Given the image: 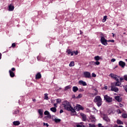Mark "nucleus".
I'll return each instance as SVG.
<instances>
[{
    "instance_id": "nucleus-46",
    "label": "nucleus",
    "mask_w": 127,
    "mask_h": 127,
    "mask_svg": "<svg viewBox=\"0 0 127 127\" xmlns=\"http://www.w3.org/2000/svg\"><path fill=\"white\" fill-rule=\"evenodd\" d=\"M51 103H52V104H54V103H55V100H52Z\"/></svg>"
},
{
    "instance_id": "nucleus-13",
    "label": "nucleus",
    "mask_w": 127,
    "mask_h": 127,
    "mask_svg": "<svg viewBox=\"0 0 127 127\" xmlns=\"http://www.w3.org/2000/svg\"><path fill=\"white\" fill-rule=\"evenodd\" d=\"M78 84L79 85H82V86H87V82L83 80H79L78 81Z\"/></svg>"
},
{
    "instance_id": "nucleus-6",
    "label": "nucleus",
    "mask_w": 127,
    "mask_h": 127,
    "mask_svg": "<svg viewBox=\"0 0 127 127\" xmlns=\"http://www.w3.org/2000/svg\"><path fill=\"white\" fill-rule=\"evenodd\" d=\"M83 77L84 78H91V73L89 71H84L83 72Z\"/></svg>"
},
{
    "instance_id": "nucleus-59",
    "label": "nucleus",
    "mask_w": 127,
    "mask_h": 127,
    "mask_svg": "<svg viewBox=\"0 0 127 127\" xmlns=\"http://www.w3.org/2000/svg\"><path fill=\"white\" fill-rule=\"evenodd\" d=\"M73 98H75V95L73 96Z\"/></svg>"
},
{
    "instance_id": "nucleus-24",
    "label": "nucleus",
    "mask_w": 127,
    "mask_h": 127,
    "mask_svg": "<svg viewBox=\"0 0 127 127\" xmlns=\"http://www.w3.org/2000/svg\"><path fill=\"white\" fill-rule=\"evenodd\" d=\"M72 86L71 85H68L64 87V91H68V90H70Z\"/></svg>"
},
{
    "instance_id": "nucleus-23",
    "label": "nucleus",
    "mask_w": 127,
    "mask_h": 127,
    "mask_svg": "<svg viewBox=\"0 0 127 127\" xmlns=\"http://www.w3.org/2000/svg\"><path fill=\"white\" fill-rule=\"evenodd\" d=\"M69 67H74L75 66V62L71 61L69 64Z\"/></svg>"
},
{
    "instance_id": "nucleus-9",
    "label": "nucleus",
    "mask_w": 127,
    "mask_h": 127,
    "mask_svg": "<svg viewBox=\"0 0 127 127\" xmlns=\"http://www.w3.org/2000/svg\"><path fill=\"white\" fill-rule=\"evenodd\" d=\"M111 78H112V79H114V80H116V81H118L119 79V77L114 74V73H111L109 75Z\"/></svg>"
},
{
    "instance_id": "nucleus-37",
    "label": "nucleus",
    "mask_w": 127,
    "mask_h": 127,
    "mask_svg": "<svg viewBox=\"0 0 127 127\" xmlns=\"http://www.w3.org/2000/svg\"><path fill=\"white\" fill-rule=\"evenodd\" d=\"M92 110H93V112H94L95 113L98 112V110H97L96 108H92Z\"/></svg>"
},
{
    "instance_id": "nucleus-29",
    "label": "nucleus",
    "mask_w": 127,
    "mask_h": 127,
    "mask_svg": "<svg viewBox=\"0 0 127 127\" xmlns=\"http://www.w3.org/2000/svg\"><path fill=\"white\" fill-rule=\"evenodd\" d=\"M108 16L105 15L104 16L103 19L102 20V22H106V21L107 20V18Z\"/></svg>"
},
{
    "instance_id": "nucleus-11",
    "label": "nucleus",
    "mask_w": 127,
    "mask_h": 127,
    "mask_svg": "<svg viewBox=\"0 0 127 127\" xmlns=\"http://www.w3.org/2000/svg\"><path fill=\"white\" fill-rule=\"evenodd\" d=\"M14 9V6H13V4H10L8 6V10L9 11H13V10Z\"/></svg>"
},
{
    "instance_id": "nucleus-20",
    "label": "nucleus",
    "mask_w": 127,
    "mask_h": 127,
    "mask_svg": "<svg viewBox=\"0 0 127 127\" xmlns=\"http://www.w3.org/2000/svg\"><path fill=\"white\" fill-rule=\"evenodd\" d=\"M94 60L95 61H99L100 60H101V57L99 56H96L95 57H94Z\"/></svg>"
},
{
    "instance_id": "nucleus-34",
    "label": "nucleus",
    "mask_w": 127,
    "mask_h": 127,
    "mask_svg": "<svg viewBox=\"0 0 127 127\" xmlns=\"http://www.w3.org/2000/svg\"><path fill=\"white\" fill-rule=\"evenodd\" d=\"M117 124H118V125H123V123L122 122V121H121L120 120H118Z\"/></svg>"
},
{
    "instance_id": "nucleus-39",
    "label": "nucleus",
    "mask_w": 127,
    "mask_h": 127,
    "mask_svg": "<svg viewBox=\"0 0 127 127\" xmlns=\"http://www.w3.org/2000/svg\"><path fill=\"white\" fill-rule=\"evenodd\" d=\"M103 89L104 90H108V86L105 85H104V87L103 88Z\"/></svg>"
},
{
    "instance_id": "nucleus-45",
    "label": "nucleus",
    "mask_w": 127,
    "mask_h": 127,
    "mask_svg": "<svg viewBox=\"0 0 127 127\" xmlns=\"http://www.w3.org/2000/svg\"><path fill=\"white\" fill-rule=\"evenodd\" d=\"M98 127H104V126H103V125L101 124H99Z\"/></svg>"
},
{
    "instance_id": "nucleus-22",
    "label": "nucleus",
    "mask_w": 127,
    "mask_h": 127,
    "mask_svg": "<svg viewBox=\"0 0 127 127\" xmlns=\"http://www.w3.org/2000/svg\"><path fill=\"white\" fill-rule=\"evenodd\" d=\"M13 125L14 126H19L20 122H19V121H14L13 122Z\"/></svg>"
},
{
    "instance_id": "nucleus-30",
    "label": "nucleus",
    "mask_w": 127,
    "mask_h": 127,
    "mask_svg": "<svg viewBox=\"0 0 127 127\" xmlns=\"http://www.w3.org/2000/svg\"><path fill=\"white\" fill-rule=\"evenodd\" d=\"M92 63H94L95 65H100V62L99 61H96V62H92Z\"/></svg>"
},
{
    "instance_id": "nucleus-16",
    "label": "nucleus",
    "mask_w": 127,
    "mask_h": 127,
    "mask_svg": "<svg viewBox=\"0 0 127 127\" xmlns=\"http://www.w3.org/2000/svg\"><path fill=\"white\" fill-rule=\"evenodd\" d=\"M89 118L92 123H95L96 122V118L94 116L91 115Z\"/></svg>"
},
{
    "instance_id": "nucleus-33",
    "label": "nucleus",
    "mask_w": 127,
    "mask_h": 127,
    "mask_svg": "<svg viewBox=\"0 0 127 127\" xmlns=\"http://www.w3.org/2000/svg\"><path fill=\"white\" fill-rule=\"evenodd\" d=\"M83 96V95H82V94H79L78 96H77L76 97H75V99H80V98H82V97Z\"/></svg>"
},
{
    "instance_id": "nucleus-2",
    "label": "nucleus",
    "mask_w": 127,
    "mask_h": 127,
    "mask_svg": "<svg viewBox=\"0 0 127 127\" xmlns=\"http://www.w3.org/2000/svg\"><path fill=\"white\" fill-rule=\"evenodd\" d=\"M94 103H96V104L97 105L98 107H101L102 106V98H101V96L98 95L96 96L94 98Z\"/></svg>"
},
{
    "instance_id": "nucleus-60",
    "label": "nucleus",
    "mask_w": 127,
    "mask_h": 127,
    "mask_svg": "<svg viewBox=\"0 0 127 127\" xmlns=\"http://www.w3.org/2000/svg\"><path fill=\"white\" fill-rule=\"evenodd\" d=\"M122 106H123V105H121V107H122Z\"/></svg>"
},
{
    "instance_id": "nucleus-51",
    "label": "nucleus",
    "mask_w": 127,
    "mask_h": 127,
    "mask_svg": "<svg viewBox=\"0 0 127 127\" xmlns=\"http://www.w3.org/2000/svg\"><path fill=\"white\" fill-rule=\"evenodd\" d=\"M110 42H112L113 43H114V42H115V40H110Z\"/></svg>"
},
{
    "instance_id": "nucleus-25",
    "label": "nucleus",
    "mask_w": 127,
    "mask_h": 127,
    "mask_svg": "<svg viewBox=\"0 0 127 127\" xmlns=\"http://www.w3.org/2000/svg\"><path fill=\"white\" fill-rule=\"evenodd\" d=\"M51 111L53 112V113H56L57 112V109L55 107H52L50 109Z\"/></svg>"
},
{
    "instance_id": "nucleus-28",
    "label": "nucleus",
    "mask_w": 127,
    "mask_h": 127,
    "mask_svg": "<svg viewBox=\"0 0 127 127\" xmlns=\"http://www.w3.org/2000/svg\"><path fill=\"white\" fill-rule=\"evenodd\" d=\"M81 116L82 117V120L83 122H85V121L87 120V118L86 117V116L85 115V114H81Z\"/></svg>"
},
{
    "instance_id": "nucleus-56",
    "label": "nucleus",
    "mask_w": 127,
    "mask_h": 127,
    "mask_svg": "<svg viewBox=\"0 0 127 127\" xmlns=\"http://www.w3.org/2000/svg\"><path fill=\"white\" fill-rule=\"evenodd\" d=\"M112 34H113V37H114V35H115V34H114V33H112Z\"/></svg>"
},
{
    "instance_id": "nucleus-5",
    "label": "nucleus",
    "mask_w": 127,
    "mask_h": 127,
    "mask_svg": "<svg viewBox=\"0 0 127 127\" xmlns=\"http://www.w3.org/2000/svg\"><path fill=\"white\" fill-rule=\"evenodd\" d=\"M101 115L103 117L104 121H105L106 123H110L111 122V119H110V118H109V117L107 115L102 113H101Z\"/></svg>"
},
{
    "instance_id": "nucleus-47",
    "label": "nucleus",
    "mask_w": 127,
    "mask_h": 127,
    "mask_svg": "<svg viewBox=\"0 0 127 127\" xmlns=\"http://www.w3.org/2000/svg\"><path fill=\"white\" fill-rule=\"evenodd\" d=\"M57 104H58V103H55V104H54V107H55V108H57Z\"/></svg>"
},
{
    "instance_id": "nucleus-38",
    "label": "nucleus",
    "mask_w": 127,
    "mask_h": 127,
    "mask_svg": "<svg viewBox=\"0 0 127 127\" xmlns=\"http://www.w3.org/2000/svg\"><path fill=\"white\" fill-rule=\"evenodd\" d=\"M89 127H96V126H95L94 124H89Z\"/></svg>"
},
{
    "instance_id": "nucleus-53",
    "label": "nucleus",
    "mask_w": 127,
    "mask_h": 127,
    "mask_svg": "<svg viewBox=\"0 0 127 127\" xmlns=\"http://www.w3.org/2000/svg\"><path fill=\"white\" fill-rule=\"evenodd\" d=\"M35 101H36V100L35 99H33V102H35Z\"/></svg>"
},
{
    "instance_id": "nucleus-27",
    "label": "nucleus",
    "mask_w": 127,
    "mask_h": 127,
    "mask_svg": "<svg viewBox=\"0 0 127 127\" xmlns=\"http://www.w3.org/2000/svg\"><path fill=\"white\" fill-rule=\"evenodd\" d=\"M72 53H73V55H78V54H79V52L78 51H72Z\"/></svg>"
},
{
    "instance_id": "nucleus-55",
    "label": "nucleus",
    "mask_w": 127,
    "mask_h": 127,
    "mask_svg": "<svg viewBox=\"0 0 127 127\" xmlns=\"http://www.w3.org/2000/svg\"><path fill=\"white\" fill-rule=\"evenodd\" d=\"M107 42H111V40L107 41Z\"/></svg>"
},
{
    "instance_id": "nucleus-31",
    "label": "nucleus",
    "mask_w": 127,
    "mask_h": 127,
    "mask_svg": "<svg viewBox=\"0 0 127 127\" xmlns=\"http://www.w3.org/2000/svg\"><path fill=\"white\" fill-rule=\"evenodd\" d=\"M44 115H45V116H50V113L48 111H46L44 112Z\"/></svg>"
},
{
    "instance_id": "nucleus-49",
    "label": "nucleus",
    "mask_w": 127,
    "mask_h": 127,
    "mask_svg": "<svg viewBox=\"0 0 127 127\" xmlns=\"http://www.w3.org/2000/svg\"><path fill=\"white\" fill-rule=\"evenodd\" d=\"M79 92H84V89H79Z\"/></svg>"
},
{
    "instance_id": "nucleus-17",
    "label": "nucleus",
    "mask_w": 127,
    "mask_h": 127,
    "mask_svg": "<svg viewBox=\"0 0 127 127\" xmlns=\"http://www.w3.org/2000/svg\"><path fill=\"white\" fill-rule=\"evenodd\" d=\"M66 53H67L68 55H70V56H73V51H71V50L68 49L66 50Z\"/></svg>"
},
{
    "instance_id": "nucleus-48",
    "label": "nucleus",
    "mask_w": 127,
    "mask_h": 127,
    "mask_svg": "<svg viewBox=\"0 0 127 127\" xmlns=\"http://www.w3.org/2000/svg\"><path fill=\"white\" fill-rule=\"evenodd\" d=\"M12 47H15V43H13L12 44Z\"/></svg>"
},
{
    "instance_id": "nucleus-35",
    "label": "nucleus",
    "mask_w": 127,
    "mask_h": 127,
    "mask_svg": "<svg viewBox=\"0 0 127 127\" xmlns=\"http://www.w3.org/2000/svg\"><path fill=\"white\" fill-rule=\"evenodd\" d=\"M122 117H123V118H124V119H127V114H125V113L122 114Z\"/></svg>"
},
{
    "instance_id": "nucleus-3",
    "label": "nucleus",
    "mask_w": 127,
    "mask_h": 127,
    "mask_svg": "<svg viewBox=\"0 0 127 127\" xmlns=\"http://www.w3.org/2000/svg\"><path fill=\"white\" fill-rule=\"evenodd\" d=\"M100 42L105 46H107V45H108V40L105 39V37L103 36H101Z\"/></svg>"
},
{
    "instance_id": "nucleus-44",
    "label": "nucleus",
    "mask_w": 127,
    "mask_h": 127,
    "mask_svg": "<svg viewBox=\"0 0 127 127\" xmlns=\"http://www.w3.org/2000/svg\"><path fill=\"white\" fill-rule=\"evenodd\" d=\"M111 62H116V59H111Z\"/></svg>"
},
{
    "instance_id": "nucleus-8",
    "label": "nucleus",
    "mask_w": 127,
    "mask_h": 127,
    "mask_svg": "<svg viewBox=\"0 0 127 127\" xmlns=\"http://www.w3.org/2000/svg\"><path fill=\"white\" fill-rule=\"evenodd\" d=\"M13 71H15V68L14 67H12L11 70H9V75L11 78H13L15 76Z\"/></svg>"
},
{
    "instance_id": "nucleus-4",
    "label": "nucleus",
    "mask_w": 127,
    "mask_h": 127,
    "mask_svg": "<svg viewBox=\"0 0 127 127\" xmlns=\"http://www.w3.org/2000/svg\"><path fill=\"white\" fill-rule=\"evenodd\" d=\"M73 110H74L75 112H76V111L78 112V111H80V110H84V107L79 104H77L76 107H74Z\"/></svg>"
},
{
    "instance_id": "nucleus-7",
    "label": "nucleus",
    "mask_w": 127,
    "mask_h": 127,
    "mask_svg": "<svg viewBox=\"0 0 127 127\" xmlns=\"http://www.w3.org/2000/svg\"><path fill=\"white\" fill-rule=\"evenodd\" d=\"M104 100H106L108 103H111L113 102V98H111L110 96L108 95H104Z\"/></svg>"
},
{
    "instance_id": "nucleus-15",
    "label": "nucleus",
    "mask_w": 127,
    "mask_h": 127,
    "mask_svg": "<svg viewBox=\"0 0 127 127\" xmlns=\"http://www.w3.org/2000/svg\"><path fill=\"white\" fill-rule=\"evenodd\" d=\"M38 113L40 115V118H43V110L42 109H39Z\"/></svg>"
},
{
    "instance_id": "nucleus-18",
    "label": "nucleus",
    "mask_w": 127,
    "mask_h": 127,
    "mask_svg": "<svg viewBox=\"0 0 127 127\" xmlns=\"http://www.w3.org/2000/svg\"><path fill=\"white\" fill-rule=\"evenodd\" d=\"M116 101H118V102H122V98L119 96H115V97Z\"/></svg>"
},
{
    "instance_id": "nucleus-42",
    "label": "nucleus",
    "mask_w": 127,
    "mask_h": 127,
    "mask_svg": "<svg viewBox=\"0 0 127 127\" xmlns=\"http://www.w3.org/2000/svg\"><path fill=\"white\" fill-rule=\"evenodd\" d=\"M18 113H19V111H18V110H16L14 111V114H18Z\"/></svg>"
},
{
    "instance_id": "nucleus-36",
    "label": "nucleus",
    "mask_w": 127,
    "mask_h": 127,
    "mask_svg": "<svg viewBox=\"0 0 127 127\" xmlns=\"http://www.w3.org/2000/svg\"><path fill=\"white\" fill-rule=\"evenodd\" d=\"M56 101H57V104H60V103H61V99H57Z\"/></svg>"
},
{
    "instance_id": "nucleus-10",
    "label": "nucleus",
    "mask_w": 127,
    "mask_h": 127,
    "mask_svg": "<svg viewBox=\"0 0 127 127\" xmlns=\"http://www.w3.org/2000/svg\"><path fill=\"white\" fill-rule=\"evenodd\" d=\"M111 91L113 92H115L116 93H118L119 92V88L118 87H115L113 85L111 86Z\"/></svg>"
},
{
    "instance_id": "nucleus-12",
    "label": "nucleus",
    "mask_w": 127,
    "mask_h": 127,
    "mask_svg": "<svg viewBox=\"0 0 127 127\" xmlns=\"http://www.w3.org/2000/svg\"><path fill=\"white\" fill-rule=\"evenodd\" d=\"M119 66H122V68H125V66H126V63L121 61L119 62Z\"/></svg>"
},
{
    "instance_id": "nucleus-52",
    "label": "nucleus",
    "mask_w": 127,
    "mask_h": 127,
    "mask_svg": "<svg viewBox=\"0 0 127 127\" xmlns=\"http://www.w3.org/2000/svg\"><path fill=\"white\" fill-rule=\"evenodd\" d=\"M1 59V54L0 53V60Z\"/></svg>"
},
{
    "instance_id": "nucleus-61",
    "label": "nucleus",
    "mask_w": 127,
    "mask_h": 127,
    "mask_svg": "<svg viewBox=\"0 0 127 127\" xmlns=\"http://www.w3.org/2000/svg\"><path fill=\"white\" fill-rule=\"evenodd\" d=\"M95 95H97V94H95Z\"/></svg>"
},
{
    "instance_id": "nucleus-19",
    "label": "nucleus",
    "mask_w": 127,
    "mask_h": 127,
    "mask_svg": "<svg viewBox=\"0 0 127 127\" xmlns=\"http://www.w3.org/2000/svg\"><path fill=\"white\" fill-rule=\"evenodd\" d=\"M78 90H79V88H78V87L77 86H73L72 87V91L74 92V93H76Z\"/></svg>"
},
{
    "instance_id": "nucleus-40",
    "label": "nucleus",
    "mask_w": 127,
    "mask_h": 127,
    "mask_svg": "<svg viewBox=\"0 0 127 127\" xmlns=\"http://www.w3.org/2000/svg\"><path fill=\"white\" fill-rule=\"evenodd\" d=\"M43 125L44 126H45V127H49V125H48L47 123H44Z\"/></svg>"
},
{
    "instance_id": "nucleus-50",
    "label": "nucleus",
    "mask_w": 127,
    "mask_h": 127,
    "mask_svg": "<svg viewBox=\"0 0 127 127\" xmlns=\"http://www.w3.org/2000/svg\"><path fill=\"white\" fill-rule=\"evenodd\" d=\"M63 112H64L63 111V110H61L60 113V114H62V113H63Z\"/></svg>"
},
{
    "instance_id": "nucleus-43",
    "label": "nucleus",
    "mask_w": 127,
    "mask_h": 127,
    "mask_svg": "<svg viewBox=\"0 0 127 127\" xmlns=\"http://www.w3.org/2000/svg\"><path fill=\"white\" fill-rule=\"evenodd\" d=\"M124 78H123V77L120 78V80L121 81V83H122V82H123V81H124Z\"/></svg>"
},
{
    "instance_id": "nucleus-57",
    "label": "nucleus",
    "mask_w": 127,
    "mask_h": 127,
    "mask_svg": "<svg viewBox=\"0 0 127 127\" xmlns=\"http://www.w3.org/2000/svg\"><path fill=\"white\" fill-rule=\"evenodd\" d=\"M125 61H126V62H127V59H126V60H125Z\"/></svg>"
},
{
    "instance_id": "nucleus-58",
    "label": "nucleus",
    "mask_w": 127,
    "mask_h": 127,
    "mask_svg": "<svg viewBox=\"0 0 127 127\" xmlns=\"http://www.w3.org/2000/svg\"><path fill=\"white\" fill-rule=\"evenodd\" d=\"M118 127H123V126H119Z\"/></svg>"
},
{
    "instance_id": "nucleus-54",
    "label": "nucleus",
    "mask_w": 127,
    "mask_h": 127,
    "mask_svg": "<svg viewBox=\"0 0 127 127\" xmlns=\"http://www.w3.org/2000/svg\"><path fill=\"white\" fill-rule=\"evenodd\" d=\"M118 111H119V112L118 113V114H121V111H120V110H118Z\"/></svg>"
},
{
    "instance_id": "nucleus-41",
    "label": "nucleus",
    "mask_w": 127,
    "mask_h": 127,
    "mask_svg": "<svg viewBox=\"0 0 127 127\" xmlns=\"http://www.w3.org/2000/svg\"><path fill=\"white\" fill-rule=\"evenodd\" d=\"M92 77H93V78H95V77L97 76V75L96 74H95V73H92Z\"/></svg>"
},
{
    "instance_id": "nucleus-21",
    "label": "nucleus",
    "mask_w": 127,
    "mask_h": 127,
    "mask_svg": "<svg viewBox=\"0 0 127 127\" xmlns=\"http://www.w3.org/2000/svg\"><path fill=\"white\" fill-rule=\"evenodd\" d=\"M44 100H46V101H48L49 100V98L48 97V93H45L44 94Z\"/></svg>"
},
{
    "instance_id": "nucleus-26",
    "label": "nucleus",
    "mask_w": 127,
    "mask_h": 127,
    "mask_svg": "<svg viewBox=\"0 0 127 127\" xmlns=\"http://www.w3.org/2000/svg\"><path fill=\"white\" fill-rule=\"evenodd\" d=\"M41 78V74L38 73L36 75V79H40Z\"/></svg>"
},
{
    "instance_id": "nucleus-32",
    "label": "nucleus",
    "mask_w": 127,
    "mask_h": 127,
    "mask_svg": "<svg viewBox=\"0 0 127 127\" xmlns=\"http://www.w3.org/2000/svg\"><path fill=\"white\" fill-rule=\"evenodd\" d=\"M54 121L56 123H60V122H61V120L56 118L54 119Z\"/></svg>"
},
{
    "instance_id": "nucleus-14",
    "label": "nucleus",
    "mask_w": 127,
    "mask_h": 127,
    "mask_svg": "<svg viewBox=\"0 0 127 127\" xmlns=\"http://www.w3.org/2000/svg\"><path fill=\"white\" fill-rule=\"evenodd\" d=\"M119 80H120L119 78H118V80H116L117 82L115 83V86L123 87L124 85L121 86V85H122V83H121V82H120Z\"/></svg>"
},
{
    "instance_id": "nucleus-1",
    "label": "nucleus",
    "mask_w": 127,
    "mask_h": 127,
    "mask_svg": "<svg viewBox=\"0 0 127 127\" xmlns=\"http://www.w3.org/2000/svg\"><path fill=\"white\" fill-rule=\"evenodd\" d=\"M63 106L65 110L71 112V116H75L76 115V111H75V110L72 108V106H71V104H70L69 102L67 101H64Z\"/></svg>"
}]
</instances>
